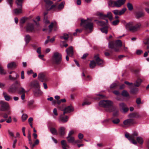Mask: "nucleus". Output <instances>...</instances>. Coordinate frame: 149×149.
I'll list each match as a JSON object with an SVG mask.
<instances>
[{
  "label": "nucleus",
  "instance_id": "43",
  "mask_svg": "<svg viewBox=\"0 0 149 149\" xmlns=\"http://www.w3.org/2000/svg\"><path fill=\"white\" fill-rule=\"evenodd\" d=\"M136 140L138 143L141 144H142L143 143V139L139 137H137L136 138Z\"/></svg>",
  "mask_w": 149,
  "mask_h": 149
},
{
  "label": "nucleus",
  "instance_id": "7",
  "mask_svg": "<svg viewBox=\"0 0 149 149\" xmlns=\"http://www.w3.org/2000/svg\"><path fill=\"white\" fill-rule=\"evenodd\" d=\"M31 86L34 88L33 93L35 96H38L42 95V92L40 89V86L38 82L35 81L32 83Z\"/></svg>",
  "mask_w": 149,
  "mask_h": 149
},
{
  "label": "nucleus",
  "instance_id": "18",
  "mask_svg": "<svg viewBox=\"0 0 149 149\" xmlns=\"http://www.w3.org/2000/svg\"><path fill=\"white\" fill-rule=\"evenodd\" d=\"M120 109L121 111H122L124 113H126L129 110V108L127 107L126 104L124 102L119 103Z\"/></svg>",
  "mask_w": 149,
  "mask_h": 149
},
{
  "label": "nucleus",
  "instance_id": "41",
  "mask_svg": "<svg viewBox=\"0 0 149 149\" xmlns=\"http://www.w3.org/2000/svg\"><path fill=\"white\" fill-rule=\"evenodd\" d=\"M83 31L82 29H77L76 30V32L73 33V35L74 36H77V33H80L82 32Z\"/></svg>",
  "mask_w": 149,
  "mask_h": 149
},
{
  "label": "nucleus",
  "instance_id": "11",
  "mask_svg": "<svg viewBox=\"0 0 149 149\" xmlns=\"http://www.w3.org/2000/svg\"><path fill=\"white\" fill-rule=\"evenodd\" d=\"M38 79L41 81L44 82L43 83V86L45 89H47V84L45 83L47 82L49 80L48 77L43 73H40L38 74Z\"/></svg>",
  "mask_w": 149,
  "mask_h": 149
},
{
  "label": "nucleus",
  "instance_id": "54",
  "mask_svg": "<svg viewBox=\"0 0 149 149\" xmlns=\"http://www.w3.org/2000/svg\"><path fill=\"white\" fill-rule=\"evenodd\" d=\"M91 102L87 101H86L83 102L82 104V105L84 106L86 105H89L91 104Z\"/></svg>",
  "mask_w": 149,
  "mask_h": 149
},
{
  "label": "nucleus",
  "instance_id": "53",
  "mask_svg": "<svg viewBox=\"0 0 149 149\" xmlns=\"http://www.w3.org/2000/svg\"><path fill=\"white\" fill-rule=\"evenodd\" d=\"M2 115L3 117L6 119H7L8 118V114L6 113H2Z\"/></svg>",
  "mask_w": 149,
  "mask_h": 149
},
{
  "label": "nucleus",
  "instance_id": "12",
  "mask_svg": "<svg viewBox=\"0 0 149 149\" xmlns=\"http://www.w3.org/2000/svg\"><path fill=\"white\" fill-rule=\"evenodd\" d=\"M135 17L137 19L142 18L145 15V13L143 9L142 8H139L136 10L135 12Z\"/></svg>",
  "mask_w": 149,
  "mask_h": 149
},
{
  "label": "nucleus",
  "instance_id": "28",
  "mask_svg": "<svg viewBox=\"0 0 149 149\" xmlns=\"http://www.w3.org/2000/svg\"><path fill=\"white\" fill-rule=\"evenodd\" d=\"M3 95L4 97L5 100L7 101H8L12 99V98L8 95L6 92H3Z\"/></svg>",
  "mask_w": 149,
  "mask_h": 149
},
{
  "label": "nucleus",
  "instance_id": "27",
  "mask_svg": "<svg viewBox=\"0 0 149 149\" xmlns=\"http://www.w3.org/2000/svg\"><path fill=\"white\" fill-rule=\"evenodd\" d=\"M19 7V9L16 8L14 10V13L16 15H18L22 13V7Z\"/></svg>",
  "mask_w": 149,
  "mask_h": 149
},
{
  "label": "nucleus",
  "instance_id": "44",
  "mask_svg": "<svg viewBox=\"0 0 149 149\" xmlns=\"http://www.w3.org/2000/svg\"><path fill=\"white\" fill-rule=\"evenodd\" d=\"M135 136H133V137L131 136V139L130 140L132 141V143L134 144H137V142L135 139Z\"/></svg>",
  "mask_w": 149,
  "mask_h": 149
},
{
  "label": "nucleus",
  "instance_id": "64",
  "mask_svg": "<svg viewBox=\"0 0 149 149\" xmlns=\"http://www.w3.org/2000/svg\"><path fill=\"white\" fill-rule=\"evenodd\" d=\"M144 43L146 45H149V38H147L146 40V41Z\"/></svg>",
  "mask_w": 149,
  "mask_h": 149
},
{
  "label": "nucleus",
  "instance_id": "58",
  "mask_svg": "<svg viewBox=\"0 0 149 149\" xmlns=\"http://www.w3.org/2000/svg\"><path fill=\"white\" fill-rule=\"evenodd\" d=\"M143 51L142 50H138L136 51V53L137 54L139 55H140L142 53Z\"/></svg>",
  "mask_w": 149,
  "mask_h": 149
},
{
  "label": "nucleus",
  "instance_id": "57",
  "mask_svg": "<svg viewBox=\"0 0 149 149\" xmlns=\"http://www.w3.org/2000/svg\"><path fill=\"white\" fill-rule=\"evenodd\" d=\"M78 137L79 139H81L84 137L83 135L81 133H79L78 135Z\"/></svg>",
  "mask_w": 149,
  "mask_h": 149
},
{
  "label": "nucleus",
  "instance_id": "46",
  "mask_svg": "<svg viewBox=\"0 0 149 149\" xmlns=\"http://www.w3.org/2000/svg\"><path fill=\"white\" fill-rule=\"evenodd\" d=\"M54 26V23L53 22H52L50 25L49 26V32H51L52 29Z\"/></svg>",
  "mask_w": 149,
  "mask_h": 149
},
{
  "label": "nucleus",
  "instance_id": "38",
  "mask_svg": "<svg viewBox=\"0 0 149 149\" xmlns=\"http://www.w3.org/2000/svg\"><path fill=\"white\" fill-rule=\"evenodd\" d=\"M50 130L52 133L53 134L57 135L58 133L56 130L53 127H51L50 129Z\"/></svg>",
  "mask_w": 149,
  "mask_h": 149
},
{
  "label": "nucleus",
  "instance_id": "19",
  "mask_svg": "<svg viewBox=\"0 0 149 149\" xmlns=\"http://www.w3.org/2000/svg\"><path fill=\"white\" fill-rule=\"evenodd\" d=\"M123 123L125 125H133L134 124H136V122L134 120L132 119H129L125 120Z\"/></svg>",
  "mask_w": 149,
  "mask_h": 149
},
{
  "label": "nucleus",
  "instance_id": "17",
  "mask_svg": "<svg viewBox=\"0 0 149 149\" xmlns=\"http://www.w3.org/2000/svg\"><path fill=\"white\" fill-rule=\"evenodd\" d=\"M26 30L27 32H34L35 30L34 24L31 23H28L26 27Z\"/></svg>",
  "mask_w": 149,
  "mask_h": 149
},
{
  "label": "nucleus",
  "instance_id": "21",
  "mask_svg": "<svg viewBox=\"0 0 149 149\" xmlns=\"http://www.w3.org/2000/svg\"><path fill=\"white\" fill-rule=\"evenodd\" d=\"M67 55L70 57H72L74 55V52L73 47L70 46L66 50Z\"/></svg>",
  "mask_w": 149,
  "mask_h": 149
},
{
  "label": "nucleus",
  "instance_id": "2",
  "mask_svg": "<svg viewBox=\"0 0 149 149\" xmlns=\"http://www.w3.org/2000/svg\"><path fill=\"white\" fill-rule=\"evenodd\" d=\"M99 105L105 108V110L107 112H111L113 111L112 117L115 118L118 116V111L116 110V108L113 106L112 102L109 100H102L99 102Z\"/></svg>",
  "mask_w": 149,
  "mask_h": 149
},
{
  "label": "nucleus",
  "instance_id": "24",
  "mask_svg": "<svg viewBox=\"0 0 149 149\" xmlns=\"http://www.w3.org/2000/svg\"><path fill=\"white\" fill-rule=\"evenodd\" d=\"M138 133L136 132H134L132 134L129 135V134L127 133H126L125 134V137L130 140L131 139V136L133 137V136H138Z\"/></svg>",
  "mask_w": 149,
  "mask_h": 149
},
{
  "label": "nucleus",
  "instance_id": "32",
  "mask_svg": "<svg viewBox=\"0 0 149 149\" xmlns=\"http://www.w3.org/2000/svg\"><path fill=\"white\" fill-rule=\"evenodd\" d=\"M16 66V64L14 62H12L8 64V69L15 68Z\"/></svg>",
  "mask_w": 149,
  "mask_h": 149
},
{
  "label": "nucleus",
  "instance_id": "26",
  "mask_svg": "<svg viewBox=\"0 0 149 149\" xmlns=\"http://www.w3.org/2000/svg\"><path fill=\"white\" fill-rule=\"evenodd\" d=\"M17 92L18 94L21 95V94L25 93L26 92V91L24 88L22 87H17Z\"/></svg>",
  "mask_w": 149,
  "mask_h": 149
},
{
  "label": "nucleus",
  "instance_id": "30",
  "mask_svg": "<svg viewBox=\"0 0 149 149\" xmlns=\"http://www.w3.org/2000/svg\"><path fill=\"white\" fill-rule=\"evenodd\" d=\"M110 120L113 122V123L115 124H118L120 122V120L118 118H115L111 117Z\"/></svg>",
  "mask_w": 149,
  "mask_h": 149
},
{
  "label": "nucleus",
  "instance_id": "8",
  "mask_svg": "<svg viewBox=\"0 0 149 149\" xmlns=\"http://www.w3.org/2000/svg\"><path fill=\"white\" fill-rule=\"evenodd\" d=\"M62 55L61 54L58 52H54L52 57V62L54 64L58 65L59 64L61 61Z\"/></svg>",
  "mask_w": 149,
  "mask_h": 149
},
{
  "label": "nucleus",
  "instance_id": "4",
  "mask_svg": "<svg viewBox=\"0 0 149 149\" xmlns=\"http://www.w3.org/2000/svg\"><path fill=\"white\" fill-rule=\"evenodd\" d=\"M94 58L95 61L94 60L91 61L89 64V67L91 69L94 68L97 64L98 65H102L103 62V60L99 57L98 54L95 55Z\"/></svg>",
  "mask_w": 149,
  "mask_h": 149
},
{
  "label": "nucleus",
  "instance_id": "36",
  "mask_svg": "<svg viewBox=\"0 0 149 149\" xmlns=\"http://www.w3.org/2000/svg\"><path fill=\"white\" fill-rule=\"evenodd\" d=\"M66 139L68 143H73L74 142L75 139L74 138L73 136H70L68 138V136L67 137Z\"/></svg>",
  "mask_w": 149,
  "mask_h": 149
},
{
  "label": "nucleus",
  "instance_id": "31",
  "mask_svg": "<svg viewBox=\"0 0 149 149\" xmlns=\"http://www.w3.org/2000/svg\"><path fill=\"white\" fill-rule=\"evenodd\" d=\"M129 117L131 118H138L139 117L138 113H130L129 114Z\"/></svg>",
  "mask_w": 149,
  "mask_h": 149
},
{
  "label": "nucleus",
  "instance_id": "56",
  "mask_svg": "<svg viewBox=\"0 0 149 149\" xmlns=\"http://www.w3.org/2000/svg\"><path fill=\"white\" fill-rule=\"evenodd\" d=\"M74 133V132L73 131L71 130L70 131L68 134V138L70 136H72V135H73Z\"/></svg>",
  "mask_w": 149,
  "mask_h": 149
},
{
  "label": "nucleus",
  "instance_id": "62",
  "mask_svg": "<svg viewBox=\"0 0 149 149\" xmlns=\"http://www.w3.org/2000/svg\"><path fill=\"white\" fill-rule=\"evenodd\" d=\"M41 48L40 47L38 48L37 49L36 52L38 53L39 54H41Z\"/></svg>",
  "mask_w": 149,
  "mask_h": 149
},
{
  "label": "nucleus",
  "instance_id": "5",
  "mask_svg": "<svg viewBox=\"0 0 149 149\" xmlns=\"http://www.w3.org/2000/svg\"><path fill=\"white\" fill-rule=\"evenodd\" d=\"M80 25L83 27L84 30H86L88 29H89L90 32L93 30V24L89 21L88 19L87 20H84L83 19H81Z\"/></svg>",
  "mask_w": 149,
  "mask_h": 149
},
{
  "label": "nucleus",
  "instance_id": "50",
  "mask_svg": "<svg viewBox=\"0 0 149 149\" xmlns=\"http://www.w3.org/2000/svg\"><path fill=\"white\" fill-rule=\"evenodd\" d=\"M15 81V82L13 84H14V85L15 86H16V85H18V86H20V83L19 81L17 80H16Z\"/></svg>",
  "mask_w": 149,
  "mask_h": 149
},
{
  "label": "nucleus",
  "instance_id": "55",
  "mask_svg": "<svg viewBox=\"0 0 149 149\" xmlns=\"http://www.w3.org/2000/svg\"><path fill=\"white\" fill-rule=\"evenodd\" d=\"M8 3L10 4L11 7H12L13 2V0H7Z\"/></svg>",
  "mask_w": 149,
  "mask_h": 149
},
{
  "label": "nucleus",
  "instance_id": "33",
  "mask_svg": "<svg viewBox=\"0 0 149 149\" xmlns=\"http://www.w3.org/2000/svg\"><path fill=\"white\" fill-rule=\"evenodd\" d=\"M26 19H27L25 17H23L20 19V25L21 27H22L23 26V25L25 22Z\"/></svg>",
  "mask_w": 149,
  "mask_h": 149
},
{
  "label": "nucleus",
  "instance_id": "63",
  "mask_svg": "<svg viewBox=\"0 0 149 149\" xmlns=\"http://www.w3.org/2000/svg\"><path fill=\"white\" fill-rule=\"evenodd\" d=\"M141 84V83L137 82V81H136L135 83V84L134 85V86L136 87H139Z\"/></svg>",
  "mask_w": 149,
  "mask_h": 149
},
{
  "label": "nucleus",
  "instance_id": "15",
  "mask_svg": "<svg viewBox=\"0 0 149 149\" xmlns=\"http://www.w3.org/2000/svg\"><path fill=\"white\" fill-rule=\"evenodd\" d=\"M141 26V24L140 23L137 24L134 26H132V24L130 23H127L126 25V27L131 31H136Z\"/></svg>",
  "mask_w": 149,
  "mask_h": 149
},
{
  "label": "nucleus",
  "instance_id": "42",
  "mask_svg": "<svg viewBox=\"0 0 149 149\" xmlns=\"http://www.w3.org/2000/svg\"><path fill=\"white\" fill-rule=\"evenodd\" d=\"M127 6L128 10L130 11L132 10L133 9V7L132 4L130 3H127Z\"/></svg>",
  "mask_w": 149,
  "mask_h": 149
},
{
  "label": "nucleus",
  "instance_id": "34",
  "mask_svg": "<svg viewBox=\"0 0 149 149\" xmlns=\"http://www.w3.org/2000/svg\"><path fill=\"white\" fill-rule=\"evenodd\" d=\"M31 37L29 35L27 34L25 36L24 40L26 45H27L28 43H29L30 40H31Z\"/></svg>",
  "mask_w": 149,
  "mask_h": 149
},
{
  "label": "nucleus",
  "instance_id": "60",
  "mask_svg": "<svg viewBox=\"0 0 149 149\" xmlns=\"http://www.w3.org/2000/svg\"><path fill=\"white\" fill-rule=\"evenodd\" d=\"M88 55V54L87 53L84 54L81 58L83 59H85L87 56Z\"/></svg>",
  "mask_w": 149,
  "mask_h": 149
},
{
  "label": "nucleus",
  "instance_id": "3",
  "mask_svg": "<svg viewBox=\"0 0 149 149\" xmlns=\"http://www.w3.org/2000/svg\"><path fill=\"white\" fill-rule=\"evenodd\" d=\"M45 3L46 9L47 11L52 10L53 11H58L61 10L64 7L65 2H62L58 4V2H56L53 4V2L50 0H43Z\"/></svg>",
  "mask_w": 149,
  "mask_h": 149
},
{
  "label": "nucleus",
  "instance_id": "51",
  "mask_svg": "<svg viewBox=\"0 0 149 149\" xmlns=\"http://www.w3.org/2000/svg\"><path fill=\"white\" fill-rule=\"evenodd\" d=\"M117 86V85L116 83L113 84L110 86V88L111 89H115Z\"/></svg>",
  "mask_w": 149,
  "mask_h": 149
},
{
  "label": "nucleus",
  "instance_id": "1",
  "mask_svg": "<svg viewBox=\"0 0 149 149\" xmlns=\"http://www.w3.org/2000/svg\"><path fill=\"white\" fill-rule=\"evenodd\" d=\"M100 19H104V21H99L95 20V21H97V24L98 25L102 27L100 29L101 31L103 33L107 34L108 32V20L106 19L107 17L110 20L113 19L112 13L110 12H108L107 15H104L101 13L98 14Z\"/></svg>",
  "mask_w": 149,
  "mask_h": 149
},
{
  "label": "nucleus",
  "instance_id": "40",
  "mask_svg": "<svg viewBox=\"0 0 149 149\" xmlns=\"http://www.w3.org/2000/svg\"><path fill=\"white\" fill-rule=\"evenodd\" d=\"M23 0H16V3L18 6L22 7Z\"/></svg>",
  "mask_w": 149,
  "mask_h": 149
},
{
  "label": "nucleus",
  "instance_id": "16",
  "mask_svg": "<svg viewBox=\"0 0 149 149\" xmlns=\"http://www.w3.org/2000/svg\"><path fill=\"white\" fill-rule=\"evenodd\" d=\"M9 73L10 74L9 76V79L12 81L17 80L19 77V75L14 71L10 72Z\"/></svg>",
  "mask_w": 149,
  "mask_h": 149
},
{
  "label": "nucleus",
  "instance_id": "14",
  "mask_svg": "<svg viewBox=\"0 0 149 149\" xmlns=\"http://www.w3.org/2000/svg\"><path fill=\"white\" fill-rule=\"evenodd\" d=\"M125 84L127 85L130 88V92L133 94H136L138 91V88L135 87L132 83H130L127 81H126L125 82Z\"/></svg>",
  "mask_w": 149,
  "mask_h": 149
},
{
  "label": "nucleus",
  "instance_id": "9",
  "mask_svg": "<svg viewBox=\"0 0 149 149\" xmlns=\"http://www.w3.org/2000/svg\"><path fill=\"white\" fill-rule=\"evenodd\" d=\"M126 0H118L116 1L110 0L109 2V6L111 7L115 6L119 7L123 5L125 3Z\"/></svg>",
  "mask_w": 149,
  "mask_h": 149
},
{
  "label": "nucleus",
  "instance_id": "59",
  "mask_svg": "<svg viewBox=\"0 0 149 149\" xmlns=\"http://www.w3.org/2000/svg\"><path fill=\"white\" fill-rule=\"evenodd\" d=\"M17 141V139H15L14 140L13 142V148H15V145Z\"/></svg>",
  "mask_w": 149,
  "mask_h": 149
},
{
  "label": "nucleus",
  "instance_id": "37",
  "mask_svg": "<svg viewBox=\"0 0 149 149\" xmlns=\"http://www.w3.org/2000/svg\"><path fill=\"white\" fill-rule=\"evenodd\" d=\"M34 101L33 100H31L28 102V106L30 109H33L35 106L33 104Z\"/></svg>",
  "mask_w": 149,
  "mask_h": 149
},
{
  "label": "nucleus",
  "instance_id": "35",
  "mask_svg": "<svg viewBox=\"0 0 149 149\" xmlns=\"http://www.w3.org/2000/svg\"><path fill=\"white\" fill-rule=\"evenodd\" d=\"M69 37H70V36H69L68 34L64 33L63 36H60V38L61 39H64L65 40H66L68 39Z\"/></svg>",
  "mask_w": 149,
  "mask_h": 149
},
{
  "label": "nucleus",
  "instance_id": "25",
  "mask_svg": "<svg viewBox=\"0 0 149 149\" xmlns=\"http://www.w3.org/2000/svg\"><path fill=\"white\" fill-rule=\"evenodd\" d=\"M65 128L64 127H61L58 129V132L61 136H64L65 134Z\"/></svg>",
  "mask_w": 149,
  "mask_h": 149
},
{
  "label": "nucleus",
  "instance_id": "22",
  "mask_svg": "<svg viewBox=\"0 0 149 149\" xmlns=\"http://www.w3.org/2000/svg\"><path fill=\"white\" fill-rule=\"evenodd\" d=\"M126 10V8H123L120 11H119V10H116L113 11V13L114 14L116 15H120L123 14Z\"/></svg>",
  "mask_w": 149,
  "mask_h": 149
},
{
  "label": "nucleus",
  "instance_id": "45",
  "mask_svg": "<svg viewBox=\"0 0 149 149\" xmlns=\"http://www.w3.org/2000/svg\"><path fill=\"white\" fill-rule=\"evenodd\" d=\"M27 117L28 116L26 114H23L22 117V121H24L26 119Z\"/></svg>",
  "mask_w": 149,
  "mask_h": 149
},
{
  "label": "nucleus",
  "instance_id": "13",
  "mask_svg": "<svg viewBox=\"0 0 149 149\" xmlns=\"http://www.w3.org/2000/svg\"><path fill=\"white\" fill-rule=\"evenodd\" d=\"M9 109L8 103L3 101H0V110L2 111H8Z\"/></svg>",
  "mask_w": 149,
  "mask_h": 149
},
{
  "label": "nucleus",
  "instance_id": "61",
  "mask_svg": "<svg viewBox=\"0 0 149 149\" xmlns=\"http://www.w3.org/2000/svg\"><path fill=\"white\" fill-rule=\"evenodd\" d=\"M21 77L22 79H23L24 78V72L23 71H22L21 72Z\"/></svg>",
  "mask_w": 149,
  "mask_h": 149
},
{
  "label": "nucleus",
  "instance_id": "20",
  "mask_svg": "<svg viewBox=\"0 0 149 149\" xmlns=\"http://www.w3.org/2000/svg\"><path fill=\"white\" fill-rule=\"evenodd\" d=\"M65 114L63 113L60 115L59 117V120L60 121L63 123H65L68 120V117L67 116H65Z\"/></svg>",
  "mask_w": 149,
  "mask_h": 149
},
{
  "label": "nucleus",
  "instance_id": "52",
  "mask_svg": "<svg viewBox=\"0 0 149 149\" xmlns=\"http://www.w3.org/2000/svg\"><path fill=\"white\" fill-rule=\"evenodd\" d=\"M119 22V21L118 20H115L113 22L112 24L113 25H116L118 24Z\"/></svg>",
  "mask_w": 149,
  "mask_h": 149
},
{
  "label": "nucleus",
  "instance_id": "49",
  "mask_svg": "<svg viewBox=\"0 0 149 149\" xmlns=\"http://www.w3.org/2000/svg\"><path fill=\"white\" fill-rule=\"evenodd\" d=\"M136 102L138 105H139L141 103V99L140 98H137L136 100Z\"/></svg>",
  "mask_w": 149,
  "mask_h": 149
},
{
  "label": "nucleus",
  "instance_id": "23",
  "mask_svg": "<svg viewBox=\"0 0 149 149\" xmlns=\"http://www.w3.org/2000/svg\"><path fill=\"white\" fill-rule=\"evenodd\" d=\"M17 87L15 86L14 84H13L8 90L9 92L10 93H14L17 91Z\"/></svg>",
  "mask_w": 149,
  "mask_h": 149
},
{
  "label": "nucleus",
  "instance_id": "39",
  "mask_svg": "<svg viewBox=\"0 0 149 149\" xmlns=\"http://www.w3.org/2000/svg\"><path fill=\"white\" fill-rule=\"evenodd\" d=\"M121 95L123 96L126 97H128L129 96V94L125 90H123L122 92Z\"/></svg>",
  "mask_w": 149,
  "mask_h": 149
},
{
  "label": "nucleus",
  "instance_id": "10",
  "mask_svg": "<svg viewBox=\"0 0 149 149\" xmlns=\"http://www.w3.org/2000/svg\"><path fill=\"white\" fill-rule=\"evenodd\" d=\"M65 105L64 104H63L61 106H59L58 108L62 111H63L64 114L70 113L73 111L74 110V108L71 105L65 107Z\"/></svg>",
  "mask_w": 149,
  "mask_h": 149
},
{
  "label": "nucleus",
  "instance_id": "47",
  "mask_svg": "<svg viewBox=\"0 0 149 149\" xmlns=\"http://www.w3.org/2000/svg\"><path fill=\"white\" fill-rule=\"evenodd\" d=\"M104 96L102 94H98L97 95V96L95 98V99H100L102 98H104Z\"/></svg>",
  "mask_w": 149,
  "mask_h": 149
},
{
  "label": "nucleus",
  "instance_id": "48",
  "mask_svg": "<svg viewBox=\"0 0 149 149\" xmlns=\"http://www.w3.org/2000/svg\"><path fill=\"white\" fill-rule=\"evenodd\" d=\"M6 73V72H5L3 68L1 66H0V74H5Z\"/></svg>",
  "mask_w": 149,
  "mask_h": 149
},
{
  "label": "nucleus",
  "instance_id": "29",
  "mask_svg": "<svg viewBox=\"0 0 149 149\" xmlns=\"http://www.w3.org/2000/svg\"><path fill=\"white\" fill-rule=\"evenodd\" d=\"M61 143L63 149H67L66 148L68 147L66 141L64 140H63L61 141Z\"/></svg>",
  "mask_w": 149,
  "mask_h": 149
},
{
  "label": "nucleus",
  "instance_id": "6",
  "mask_svg": "<svg viewBox=\"0 0 149 149\" xmlns=\"http://www.w3.org/2000/svg\"><path fill=\"white\" fill-rule=\"evenodd\" d=\"M109 44V48L113 49L116 52H118L119 51V47H121L122 45L121 40H116L114 44L113 42H110Z\"/></svg>",
  "mask_w": 149,
  "mask_h": 149
}]
</instances>
